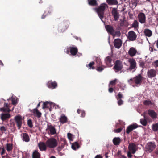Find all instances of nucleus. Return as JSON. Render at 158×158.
<instances>
[{"label":"nucleus","mask_w":158,"mask_h":158,"mask_svg":"<svg viewBox=\"0 0 158 158\" xmlns=\"http://www.w3.org/2000/svg\"><path fill=\"white\" fill-rule=\"evenodd\" d=\"M96 62L98 63L99 66H101L102 65V63L100 62V60L98 59L96 60Z\"/></svg>","instance_id":"obj_59"},{"label":"nucleus","mask_w":158,"mask_h":158,"mask_svg":"<svg viewBox=\"0 0 158 158\" xmlns=\"http://www.w3.org/2000/svg\"><path fill=\"white\" fill-rule=\"evenodd\" d=\"M77 112L78 114H81V117H84L85 115V113L84 110L78 109Z\"/></svg>","instance_id":"obj_34"},{"label":"nucleus","mask_w":158,"mask_h":158,"mask_svg":"<svg viewBox=\"0 0 158 158\" xmlns=\"http://www.w3.org/2000/svg\"><path fill=\"white\" fill-rule=\"evenodd\" d=\"M107 6V4L102 3L97 8L95 9L98 15L101 19L103 18L105 10Z\"/></svg>","instance_id":"obj_2"},{"label":"nucleus","mask_w":158,"mask_h":158,"mask_svg":"<svg viewBox=\"0 0 158 158\" xmlns=\"http://www.w3.org/2000/svg\"><path fill=\"white\" fill-rule=\"evenodd\" d=\"M122 41L120 39H116L114 40V47L118 49H119L121 47Z\"/></svg>","instance_id":"obj_15"},{"label":"nucleus","mask_w":158,"mask_h":158,"mask_svg":"<svg viewBox=\"0 0 158 158\" xmlns=\"http://www.w3.org/2000/svg\"><path fill=\"white\" fill-rule=\"evenodd\" d=\"M137 52L136 49L135 48L131 47L128 51V54L131 57L134 56Z\"/></svg>","instance_id":"obj_20"},{"label":"nucleus","mask_w":158,"mask_h":158,"mask_svg":"<svg viewBox=\"0 0 158 158\" xmlns=\"http://www.w3.org/2000/svg\"><path fill=\"white\" fill-rule=\"evenodd\" d=\"M65 143V142H63V143H62L60 145H59V146H60L61 148H64V147Z\"/></svg>","instance_id":"obj_58"},{"label":"nucleus","mask_w":158,"mask_h":158,"mask_svg":"<svg viewBox=\"0 0 158 158\" xmlns=\"http://www.w3.org/2000/svg\"><path fill=\"white\" fill-rule=\"evenodd\" d=\"M89 5L92 6H96L98 5L97 0H88Z\"/></svg>","instance_id":"obj_32"},{"label":"nucleus","mask_w":158,"mask_h":158,"mask_svg":"<svg viewBox=\"0 0 158 158\" xmlns=\"http://www.w3.org/2000/svg\"><path fill=\"white\" fill-rule=\"evenodd\" d=\"M47 129L50 132V134L51 135H54L56 133V129L52 125H49L48 126Z\"/></svg>","instance_id":"obj_21"},{"label":"nucleus","mask_w":158,"mask_h":158,"mask_svg":"<svg viewBox=\"0 0 158 158\" xmlns=\"http://www.w3.org/2000/svg\"><path fill=\"white\" fill-rule=\"evenodd\" d=\"M137 145L134 143H131L129 144L128 148L129 151L127 152V156L128 158H131L132 156L131 154L135 153L138 149Z\"/></svg>","instance_id":"obj_1"},{"label":"nucleus","mask_w":158,"mask_h":158,"mask_svg":"<svg viewBox=\"0 0 158 158\" xmlns=\"http://www.w3.org/2000/svg\"><path fill=\"white\" fill-rule=\"evenodd\" d=\"M112 15L114 18V20L115 21H118L120 15L119 12L118 11L116 8H113L112 11Z\"/></svg>","instance_id":"obj_13"},{"label":"nucleus","mask_w":158,"mask_h":158,"mask_svg":"<svg viewBox=\"0 0 158 158\" xmlns=\"http://www.w3.org/2000/svg\"><path fill=\"white\" fill-rule=\"evenodd\" d=\"M70 50V52L72 55L75 56L78 52V49L76 47H69L68 48Z\"/></svg>","instance_id":"obj_19"},{"label":"nucleus","mask_w":158,"mask_h":158,"mask_svg":"<svg viewBox=\"0 0 158 158\" xmlns=\"http://www.w3.org/2000/svg\"><path fill=\"white\" fill-rule=\"evenodd\" d=\"M154 64H155L154 66L155 67H158V60H156L154 62Z\"/></svg>","instance_id":"obj_55"},{"label":"nucleus","mask_w":158,"mask_h":158,"mask_svg":"<svg viewBox=\"0 0 158 158\" xmlns=\"http://www.w3.org/2000/svg\"><path fill=\"white\" fill-rule=\"evenodd\" d=\"M14 120L16 123L18 129H20L22 126L23 119L21 116L18 115L14 117Z\"/></svg>","instance_id":"obj_7"},{"label":"nucleus","mask_w":158,"mask_h":158,"mask_svg":"<svg viewBox=\"0 0 158 158\" xmlns=\"http://www.w3.org/2000/svg\"><path fill=\"white\" fill-rule=\"evenodd\" d=\"M40 154L38 151L35 150L32 155V158H40Z\"/></svg>","instance_id":"obj_29"},{"label":"nucleus","mask_w":158,"mask_h":158,"mask_svg":"<svg viewBox=\"0 0 158 158\" xmlns=\"http://www.w3.org/2000/svg\"><path fill=\"white\" fill-rule=\"evenodd\" d=\"M143 117H144V119H141L140 120V122L141 124H142L143 126H145L146 125L147 122L146 119H145V115H143Z\"/></svg>","instance_id":"obj_36"},{"label":"nucleus","mask_w":158,"mask_h":158,"mask_svg":"<svg viewBox=\"0 0 158 158\" xmlns=\"http://www.w3.org/2000/svg\"><path fill=\"white\" fill-rule=\"evenodd\" d=\"M21 136L23 141L26 142H28L29 141V138L28 135L27 133H22L21 135Z\"/></svg>","instance_id":"obj_24"},{"label":"nucleus","mask_w":158,"mask_h":158,"mask_svg":"<svg viewBox=\"0 0 158 158\" xmlns=\"http://www.w3.org/2000/svg\"><path fill=\"white\" fill-rule=\"evenodd\" d=\"M95 64V63L94 61L90 62L88 64L86 65V66L88 68H89V69H94L95 67L93 65Z\"/></svg>","instance_id":"obj_37"},{"label":"nucleus","mask_w":158,"mask_h":158,"mask_svg":"<svg viewBox=\"0 0 158 158\" xmlns=\"http://www.w3.org/2000/svg\"><path fill=\"white\" fill-rule=\"evenodd\" d=\"M143 77L140 74H139L133 78H131L128 80L129 84L131 85L134 82L136 85H140L142 82Z\"/></svg>","instance_id":"obj_3"},{"label":"nucleus","mask_w":158,"mask_h":158,"mask_svg":"<svg viewBox=\"0 0 158 158\" xmlns=\"http://www.w3.org/2000/svg\"><path fill=\"white\" fill-rule=\"evenodd\" d=\"M80 146L78 143L77 142L73 143L72 145V148L74 150H76L79 148Z\"/></svg>","instance_id":"obj_33"},{"label":"nucleus","mask_w":158,"mask_h":158,"mask_svg":"<svg viewBox=\"0 0 158 158\" xmlns=\"http://www.w3.org/2000/svg\"><path fill=\"white\" fill-rule=\"evenodd\" d=\"M116 98L117 100L119 99H121L122 98H123V96L122 93L120 92L118 94V95L116 96Z\"/></svg>","instance_id":"obj_41"},{"label":"nucleus","mask_w":158,"mask_h":158,"mask_svg":"<svg viewBox=\"0 0 158 158\" xmlns=\"http://www.w3.org/2000/svg\"><path fill=\"white\" fill-rule=\"evenodd\" d=\"M13 148V145L11 143H7L6 144V150L7 151H11Z\"/></svg>","instance_id":"obj_35"},{"label":"nucleus","mask_w":158,"mask_h":158,"mask_svg":"<svg viewBox=\"0 0 158 158\" xmlns=\"http://www.w3.org/2000/svg\"><path fill=\"white\" fill-rule=\"evenodd\" d=\"M63 148H61V147H60V146H59L57 148V151L59 152V151H60Z\"/></svg>","instance_id":"obj_60"},{"label":"nucleus","mask_w":158,"mask_h":158,"mask_svg":"<svg viewBox=\"0 0 158 158\" xmlns=\"http://www.w3.org/2000/svg\"><path fill=\"white\" fill-rule=\"evenodd\" d=\"M140 66L144 68L145 66V63L143 61H141L140 62Z\"/></svg>","instance_id":"obj_53"},{"label":"nucleus","mask_w":158,"mask_h":158,"mask_svg":"<svg viewBox=\"0 0 158 158\" xmlns=\"http://www.w3.org/2000/svg\"><path fill=\"white\" fill-rule=\"evenodd\" d=\"M67 136L69 140H71L72 139V135L71 133H69L67 134Z\"/></svg>","instance_id":"obj_52"},{"label":"nucleus","mask_w":158,"mask_h":158,"mask_svg":"<svg viewBox=\"0 0 158 158\" xmlns=\"http://www.w3.org/2000/svg\"><path fill=\"white\" fill-rule=\"evenodd\" d=\"M138 20L141 24L144 23L146 22V16L143 13H139L138 15Z\"/></svg>","instance_id":"obj_12"},{"label":"nucleus","mask_w":158,"mask_h":158,"mask_svg":"<svg viewBox=\"0 0 158 158\" xmlns=\"http://www.w3.org/2000/svg\"><path fill=\"white\" fill-rule=\"evenodd\" d=\"M129 126L131 127V128L132 130L137 128L138 127V125L135 123L132 124H131Z\"/></svg>","instance_id":"obj_43"},{"label":"nucleus","mask_w":158,"mask_h":158,"mask_svg":"<svg viewBox=\"0 0 158 158\" xmlns=\"http://www.w3.org/2000/svg\"><path fill=\"white\" fill-rule=\"evenodd\" d=\"M38 146L40 150L42 151H46L47 149V145L46 143L44 142H40L38 144Z\"/></svg>","instance_id":"obj_17"},{"label":"nucleus","mask_w":158,"mask_h":158,"mask_svg":"<svg viewBox=\"0 0 158 158\" xmlns=\"http://www.w3.org/2000/svg\"><path fill=\"white\" fill-rule=\"evenodd\" d=\"M106 2L109 5H117L118 2L117 0H106Z\"/></svg>","instance_id":"obj_31"},{"label":"nucleus","mask_w":158,"mask_h":158,"mask_svg":"<svg viewBox=\"0 0 158 158\" xmlns=\"http://www.w3.org/2000/svg\"><path fill=\"white\" fill-rule=\"evenodd\" d=\"M122 129L121 128H120L116 129L115 130V132L116 133H120L122 131Z\"/></svg>","instance_id":"obj_54"},{"label":"nucleus","mask_w":158,"mask_h":158,"mask_svg":"<svg viewBox=\"0 0 158 158\" xmlns=\"http://www.w3.org/2000/svg\"><path fill=\"white\" fill-rule=\"evenodd\" d=\"M95 158H102V156L100 155H97L95 157Z\"/></svg>","instance_id":"obj_62"},{"label":"nucleus","mask_w":158,"mask_h":158,"mask_svg":"<svg viewBox=\"0 0 158 158\" xmlns=\"http://www.w3.org/2000/svg\"><path fill=\"white\" fill-rule=\"evenodd\" d=\"M137 35L133 31H130L128 33V38L131 41H134L136 40Z\"/></svg>","instance_id":"obj_11"},{"label":"nucleus","mask_w":158,"mask_h":158,"mask_svg":"<svg viewBox=\"0 0 158 158\" xmlns=\"http://www.w3.org/2000/svg\"><path fill=\"white\" fill-rule=\"evenodd\" d=\"M105 28L108 33L112 35H114L115 30L112 26L109 25H107L105 26Z\"/></svg>","instance_id":"obj_16"},{"label":"nucleus","mask_w":158,"mask_h":158,"mask_svg":"<svg viewBox=\"0 0 158 158\" xmlns=\"http://www.w3.org/2000/svg\"><path fill=\"white\" fill-rule=\"evenodd\" d=\"M114 65L113 68L115 72H118L121 71L123 68V65L122 62L120 60L116 61L114 63Z\"/></svg>","instance_id":"obj_6"},{"label":"nucleus","mask_w":158,"mask_h":158,"mask_svg":"<svg viewBox=\"0 0 158 158\" xmlns=\"http://www.w3.org/2000/svg\"><path fill=\"white\" fill-rule=\"evenodd\" d=\"M149 115L153 119H155L157 118V114L153 110L149 109L148 111Z\"/></svg>","instance_id":"obj_14"},{"label":"nucleus","mask_w":158,"mask_h":158,"mask_svg":"<svg viewBox=\"0 0 158 158\" xmlns=\"http://www.w3.org/2000/svg\"><path fill=\"white\" fill-rule=\"evenodd\" d=\"M96 69L98 71L100 72L103 70V68L101 66H98Z\"/></svg>","instance_id":"obj_51"},{"label":"nucleus","mask_w":158,"mask_h":158,"mask_svg":"<svg viewBox=\"0 0 158 158\" xmlns=\"http://www.w3.org/2000/svg\"><path fill=\"white\" fill-rule=\"evenodd\" d=\"M129 62L130 65L129 68V70L131 71L133 69H134L133 71L134 72L136 68V63L135 60L134 59H130L129 60Z\"/></svg>","instance_id":"obj_9"},{"label":"nucleus","mask_w":158,"mask_h":158,"mask_svg":"<svg viewBox=\"0 0 158 158\" xmlns=\"http://www.w3.org/2000/svg\"><path fill=\"white\" fill-rule=\"evenodd\" d=\"M145 35L148 37H150L152 34V31L148 29H146L144 31Z\"/></svg>","instance_id":"obj_25"},{"label":"nucleus","mask_w":158,"mask_h":158,"mask_svg":"<svg viewBox=\"0 0 158 158\" xmlns=\"http://www.w3.org/2000/svg\"><path fill=\"white\" fill-rule=\"evenodd\" d=\"M12 102L13 105H15L17 103V99H15V98H12Z\"/></svg>","instance_id":"obj_49"},{"label":"nucleus","mask_w":158,"mask_h":158,"mask_svg":"<svg viewBox=\"0 0 158 158\" xmlns=\"http://www.w3.org/2000/svg\"><path fill=\"white\" fill-rule=\"evenodd\" d=\"M0 110L4 112H9L11 110L9 108H1L0 109Z\"/></svg>","instance_id":"obj_40"},{"label":"nucleus","mask_w":158,"mask_h":158,"mask_svg":"<svg viewBox=\"0 0 158 158\" xmlns=\"http://www.w3.org/2000/svg\"><path fill=\"white\" fill-rule=\"evenodd\" d=\"M109 92L110 93H112L114 91V89L112 87H110L108 89Z\"/></svg>","instance_id":"obj_57"},{"label":"nucleus","mask_w":158,"mask_h":158,"mask_svg":"<svg viewBox=\"0 0 158 158\" xmlns=\"http://www.w3.org/2000/svg\"><path fill=\"white\" fill-rule=\"evenodd\" d=\"M143 104L145 105H149L152 104V102L149 100H145L143 102Z\"/></svg>","instance_id":"obj_46"},{"label":"nucleus","mask_w":158,"mask_h":158,"mask_svg":"<svg viewBox=\"0 0 158 158\" xmlns=\"http://www.w3.org/2000/svg\"><path fill=\"white\" fill-rule=\"evenodd\" d=\"M118 100L117 103L119 106H121L123 103V101L122 99H119Z\"/></svg>","instance_id":"obj_50"},{"label":"nucleus","mask_w":158,"mask_h":158,"mask_svg":"<svg viewBox=\"0 0 158 158\" xmlns=\"http://www.w3.org/2000/svg\"><path fill=\"white\" fill-rule=\"evenodd\" d=\"M46 17V15L43 14L41 17V18L42 19H44Z\"/></svg>","instance_id":"obj_63"},{"label":"nucleus","mask_w":158,"mask_h":158,"mask_svg":"<svg viewBox=\"0 0 158 158\" xmlns=\"http://www.w3.org/2000/svg\"><path fill=\"white\" fill-rule=\"evenodd\" d=\"M69 24L70 23L69 21H64L59 25L58 28V31L60 32H64L68 28Z\"/></svg>","instance_id":"obj_5"},{"label":"nucleus","mask_w":158,"mask_h":158,"mask_svg":"<svg viewBox=\"0 0 158 158\" xmlns=\"http://www.w3.org/2000/svg\"><path fill=\"white\" fill-rule=\"evenodd\" d=\"M157 72L156 70L154 69H149L147 72V76L150 78H152L155 77L156 76Z\"/></svg>","instance_id":"obj_10"},{"label":"nucleus","mask_w":158,"mask_h":158,"mask_svg":"<svg viewBox=\"0 0 158 158\" xmlns=\"http://www.w3.org/2000/svg\"><path fill=\"white\" fill-rule=\"evenodd\" d=\"M152 129L154 131H158V123L153 124L152 126Z\"/></svg>","instance_id":"obj_38"},{"label":"nucleus","mask_w":158,"mask_h":158,"mask_svg":"<svg viewBox=\"0 0 158 158\" xmlns=\"http://www.w3.org/2000/svg\"><path fill=\"white\" fill-rule=\"evenodd\" d=\"M33 112L34 114H36L37 117L40 118L41 117L42 114L39 111L37 108H36L34 109L33 110Z\"/></svg>","instance_id":"obj_30"},{"label":"nucleus","mask_w":158,"mask_h":158,"mask_svg":"<svg viewBox=\"0 0 158 158\" xmlns=\"http://www.w3.org/2000/svg\"><path fill=\"white\" fill-rule=\"evenodd\" d=\"M1 151V155H3V154L5 153V149H4V148H2V150Z\"/></svg>","instance_id":"obj_56"},{"label":"nucleus","mask_w":158,"mask_h":158,"mask_svg":"<svg viewBox=\"0 0 158 158\" xmlns=\"http://www.w3.org/2000/svg\"><path fill=\"white\" fill-rule=\"evenodd\" d=\"M156 147L154 142H150L148 143L146 147L147 151L151 152Z\"/></svg>","instance_id":"obj_8"},{"label":"nucleus","mask_w":158,"mask_h":158,"mask_svg":"<svg viewBox=\"0 0 158 158\" xmlns=\"http://www.w3.org/2000/svg\"><path fill=\"white\" fill-rule=\"evenodd\" d=\"M1 119L2 121H4L9 119L11 115L9 113H2L0 115Z\"/></svg>","instance_id":"obj_22"},{"label":"nucleus","mask_w":158,"mask_h":158,"mask_svg":"<svg viewBox=\"0 0 158 158\" xmlns=\"http://www.w3.org/2000/svg\"><path fill=\"white\" fill-rule=\"evenodd\" d=\"M121 156L122 158H127V157L121 154Z\"/></svg>","instance_id":"obj_64"},{"label":"nucleus","mask_w":158,"mask_h":158,"mask_svg":"<svg viewBox=\"0 0 158 158\" xmlns=\"http://www.w3.org/2000/svg\"><path fill=\"white\" fill-rule=\"evenodd\" d=\"M8 103H5L4 104V107L3 108H8Z\"/></svg>","instance_id":"obj_61"},{"label":"nucleus","mask_w":158,"mask_h":158,"mask_svg":"<svg viewBox=\"0 0 158 158\" xmlns=\"http://www.w3.org/2000/svg\"><path fill=\"white\" fill-rule=\"evenodd\" d=\"M113 142L114 145H118L121 142V140L119 137H115L113 140Z\"/></svg>","instance_id":"obj_27"},{"label":"nucleus","mask_w":158,"mask_h":158,"mask_svg":"<svg viewBox=\"0 0 158 158\" xmlns=\"http://www.w3.org/2000/svg\"><path fill=\"white\" fill-rule=\"evenodd\" d=\"M47 147L50 148H54L58 145V142L56 139L54 138L48 139L46 142Z\"/></svg>","instance_id":"obj_4"},{"label":"nucleus","mask_w":158,"mask_h":158,"mask_svg":"<svg viewBox=\"0 0 158 158\" xmlns=\"http://www.w3.org/2000/svg\"><path fill=\"white\" fill-rule=\"evenodd\" d=\"M132 27L135 28H136L138 27V23L137 20H135L134 21L133 23L132 24Z\"/></svg>","instance_id":"obj_44"},{"label":"nucleus","mask_w":158,"mask_h":158,"mask_svg":"<svg viewBox=\"0 0 158 158\" xmlns=\"http://www.w3.org/2000/svg\"><path fill=\"white\" fill-rule=\"evenodd\" d=\"M27 124L28 125L30 128H32L33 127V125L32 120L31 119H29L27 121Z\"/></svg>","instance_id":"obj_45"},{"label":"nucleus","mask_w":158,"mask_h":158,"mask_svg":"<svg viewBox=\"0 0 158 158\" xmlns=\"http://www.w3.org/2000/svg\"><path fill=\"white\" fill-rule=\"evenodd\" d=\"M121 35V33L119 31H115L114 30V35H112L113 37L117 36V37H119Z\"/></svg>","instance_id":"obj_42"},{"label":"nucleus","mask_w":158,"mask_h":158,"mask_svg":"<svg viewBox=\"0 0 158 158\" xmlns=\"http://www.w3.org/2000/svg\"><path fill=\"white\" fill-rule=\"evenodd\" d=\"M0 130L2 132V134H3L4 132L6 131L7 129L4 126H2L0 127Z\"/></svg>","instance_id":"obj_47"},{"label":"nucleus","mask_w":158,"mask_h":158,"mask_svg":"<svg viewBox=\"0 0 158 158\" xmlns=\"http://www.w3.org/2000/svg\"><path fill=\"white\" fill-rule=\"evenodd\" d=\"M47 85L48 88L52 89L56 88L57 86V83L56 82H52V81H48Z\"/></svg>","instance_id":"obj_18"},{"label":"nucleus","mask_w":158,"mask_h":158,"mask_svg":"<svg viewBox=\"0 0 158 158\" xmlns=\"http://www.w3.org/2000/svg\"><path fill=\"white\" fill-rule=\"evenodd\" d=\"M52 105L54 106L53 104L51 102H50L48 101L45 102L43 103L42 108L43 109H45L46 108H48L49 106H52Z\"/></svg>","instance_id":"obj_28"},{"label":"nucleus","mask_w":158,"mask_h":158,"mask_svg":"<svg viewBox=\"0 0 158 158\" xmlns=\"http://www.w3.org/2000/svg\"><path fill=\"white\" fill-rule=\"evenodd\" d=\"M133 130L131 128V127H130V126H129L126 129V132L127 134H129Z\"/></svg>","instance_id":"obj_48"},{"label":"nucleus","mask_w":158,"mask_h":158,"mask_svg":"<svg viewBox=\"0 0 158 158\" xmlns=\"http://www.w3.org/2000/svg\"><path fill=\"white\" fill-rule=\"evenodd\" d=\"M106 64L109 67H111L112 64H111L112 59L111 56H108L106 57L105 60Z\"/></svg>","instance_id":"obj_23"},{"label":"nucleus","mask_w":158,"mask_h":158,"mask_svg":"<svg viewBox=\"0 0 158 158\" xmlns=\"http://www.w3.org/2000/svg\"><path fill=\"white\" fill-rule=\"evenodd\" d=\"M60 122L62 124H64L67 122L68 118L64 114L62 115L59 119Z\"/></svg>","instance_id":"obj_26"},{"label":"nucleus","mask_w":158,"mask_h":158,"mask_svg":"<svg viewBox=\"0 0 158 158\" xmlns=\"http://www.w3.org/2000/svg\"><path fill=\"white\" fill-rule=\"evenodd\" d=\"M117 79H115L111 81L109 84V86L112 87L113 85H115L116 83Z\"/></svg>","instance_id":"obj_39"}]
</instances>
